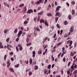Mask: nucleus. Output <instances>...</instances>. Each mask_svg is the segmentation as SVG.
Masks as SVG:
<instances>
[{"instance_id": "nucleus-16", "label": "nucleus", "mask_w": 77, "mask_h": 77, "mask_svg": "<svg viewBox=\"0 0 77 77\" xmlns=\"http://www.w3.org/2000/svg\"><path fill=\"white\" fill-rule=\"evenodd\" d=\"M45 25L47 26H48V23L47 22V20H45Z\"/></svg>"}, {"instance_id": "nucleus-55", "label": "nucleus", "mask_w": 77, "mask_h": 77, "mask_svg": "<svg viewBox=\"0 0 77 77\" xmlns=\"http://www.w3.org/2000/svg\"><path fill=\"white\" fill-rule=\"evenodd\" d=\"M65 60H66L65 58H63V62H65Z\"/></svg>"}, {"instance_id": "nucleus-64", "label": "nucleus", "mask_w": 77, "mask_h": 77, "mask_svg": "<svg viewBox=\"0 0 77 77\" xmlns=\"http://www.w3.org/2000/svg\"><path fill=\"white\" fill-rule=\"evenodd\" d=\"M56 77H60V75H58L56 76Z\"/></svg>"}, {"instance_id": "nucleus-9", "label": "nucleus", "mask_w": 77, "mask_h": 77, "mask_svg": "<svg viewBox=\"0 0 77 77\" xmlns=\"http://www.w3.org/2000/svg\"><path fill=\"white\" fill-rule=\"evenodd\" d=\"M72 15H74L75 14V11L73 9L72 11Z\"/></svg>"}, {"instance_id": "nucleus-45", "label": "nucleus", "mask_w": 77, "mask_h": 77, "mask_svg": "<svg viewBox=\"0 0 77 77\" xmlns=\"http://www.w3.org/2000/svg\"><path fill=\"white\" fill-rule=\"evenodd\" d=\"M10 55H11H11H13V54H14V52H10Z\"/></svg>"}, {"instance_id": "nucleus-52", "label": "nucleus", "mask_w": 77, "mask_h": 77, "mask_svg": "<svg viewBox=\"0 0 77 77\" xmlns=\"http://www.w3.org/2000/svg\"><path fill=\"white\" fill-rule=\"evenodd\" d=\"M74 69H70V71L71 72H72V71H73V70H74Z\"/></svg>"}, {"instance_id": "nucleus-60", "label": "nucleus", "mask_w": 77, "mask_h": 77, "mask_svg": "<svg viewBox=\"0 0 77 77\" xmlns=\"http://www.w3.org/2000/svg\"><path fill=\"white\" fill-rule=\"evenodd\" d=\"M3 48V45H2L0 46V48Z\"/></svg>"}, {"instance_id": "nucleus-44", "label": "nucleus", "mask_w": 77, "mask_h": 77, "mask_svg": "<svg viewBox=\"0 0 77 77\" xmlns=\"http://www.w3.org/2000/svg\"><path fill=\"white\" fill-rule=\"evenodd\" d=\"M19 41V38H17L16 39V42H18Z\"/></svg>"}, {"instance_id": "nucleus-21", "label": "nucleus", "mask_w": 77, "mask_h": 77, "mask_svg": "<svg viewBox=\"0 0 77 77\" xmlns=\"http://www.w3.org/2000/svg\"><path fill=\"white\" fill-rule=\"evenodd\" d=\"M59 14H60V13L59 14V12H57L56 13V15L55 16H58V15H59Z\"/></svg>"}, {"instance_id": "nucleus-19", "label": "nucleus", "mask_w": 77, "mask_h": 77, "mask_svg": "<svg viewBox=\"0 0 77 77\" xmlns=\"http://www.w3.org/2000/svg\"><path fill=\"white\" fill-rule=\"evenodd\" d=\"M39 1L40 3H43V2H44V0H39Z\"/></svg>"}, {"instance_id": "nucleus-37", "label": "nucleus", "mask_w": 77, "mask_h": 77, "mask_svg": "<svg viewBox=\"0 0 77 77\" xmlns=\"http://www.w3.org/2000/svg\"><path fill=\"white\" fill-rule=\"evenodd\" d=\"M47 1H48V0H45V2L44 3V5H45V4L47 3Z\"/></svg>"}, {"instance_id": "nucleus-13", "label": "nucleus", "mask_w": 77, "mask_h": 77, "mask_svg": "<svg viewBox=\"0 0 77 77\" xmlns=\"http://www.w3.org/2000/svg\"><path fill=\"white\" fill-rule=\"evenodd\" d=\"M33 61H32V59L31 58H30L29 60V63L30 65H32V62Z\"/></svg>"}, {"instance_id": "nucleus-6", "label": "nucleus", "mask_w": 77, "mask_h": 77, "mask_svg": "<svg viewBox=\"0 0 77 77\" xmlns=\"http://www.w3.org/2000/svg\"><path fill=\"white\" fill-rule=\"evenodd\" d=\"M73 29V26H72L70 28V29L69 30V31L70 32H72L74 31V30Z\"/></svg>"}, {"instance_id": "nucleus-59", "label": "nucleus", "mask_w": 77, "mask_h": 77, "mask_svg": "<svg viewBox=\"0 0 77 77\" xmlns=\"http://www.w3.org/2000/svg\"><path fill=\"white\" fill-rule=\"evenodd\" d=\"M54 64H53L52 65V68H54Z\"/></svg>"}, {"instance_id": "nucleus-35", "label": "nucleus", "mask_w": 77, "mask_h": 77, "mask_svg": "<svg viewBox=\"0 0 77 77\" xmlns=\"http://www.w3.org/2000/svg\"><path fill=\"white\" fill-rule=\"evenodd\" d=\"M62 42L59 43H58L57 44V45H60L61 44H62Z\"/></svg>"}, {"instance_id": "nucleus-53", "label": "nucleus", "mask_w": 77, "mask_h": 77, "mask_svg": "<svg viewBox=\"0 0 77 77\" xmlns=\"http://www.w3.org/2000/svg\"><path fill=\"white\" fill-rule=\"evenodd\" d=\"M7 48L9 50H11V49L9 47H7Z\"/></svg>"}, {"instance_id": "nucleus-20", "label": "nucleus", "mask_w": 77, "mask_h": 77, "mask_svg": "<svg viewBox=\"0 0 77 77\" xmlns=\"http://www.w3.org/2000/svg\"><path fill=\"white\" fill-rule=\"evenodd\" d=\"M6 57H7V55H5L4 56V60H6Z\"/></svg>"}, {"instance_id": "nucleus-23", "label": "nucleus", "mask_w": 77, "mask_h": 77, "mask_svg": "<svg viewBox=\"0 0 77 77\" xmlns=\"http://www.w3.org/2000/svg\"><path fill=\"white\" fill-rule=\"evenodd\" d=\"M24 6V4H20V5H19V6L21 7H22V6Z\"/></svg>"}, {"instance_id": "nucleus-50", "label": "nucleus", "mask_w": 77, "mask_h": 77, "mask_svg": "<svg viewBox=\"0 0 77 77\" xmlns=\"http://www.w3.org/2000/svg\"><path fill=\"white\" fill-rule=\"evenodd\" d=\"M23 50V47H21L20 48V50L21 51Z\"/></svg>"}, {"instance_id": "nucleus-46", "label": "nucleus", "mask_w": 77, "mask_h": 77, "mask_svg": "<svg viewBox=\"0 0 77 77\" xmlns=\"http://www.w3.org/2000/svg\"><path fill=\"white\" fill-rule=\"evenodd\" d=\"M47 72H48V71H47V70H45L44 71L45 74H46Z\"/></svg>"}, {"instance_id": "nucleus-56", "label": "nucleus", "mask_w": 77, "mask_h": 77, "mask_svg": "<svg viewBox=\"0 0 77 77\" xmlns=\"http://www.w3.org/2000/svg\"><path fill=\"white\" fill-rule=\"evenodd\" d=\"M66 5H67V6H69V4L68 2H66Z\"/></svg>"}, {"instance_id": "nucleus-57", "label": "nucleus", "mask_w": 77, "mask_h": 77, "mask_svg": "<svg viewBox=\"0 0 77 77\" xmlns=\"http://www.w3.org/2000/svg\"><path fill=\"white\" fill-rule=\"evenodd\" d=\"M60 35H61V34H62V33L63 32V30H60Z\"/></svg>"}, {"instance_id": "nucleus-38", "label": "nucleus", "mask_w": 77, "mask_h": 77, "mask_svg": "<svg viewBox=\"0 0 77 77\" xmlns=\"http://www.w3.org/2000/svg\"><path fill=\"white\" fill-rule=\"evenodd\" d=\"M36 30H37V31H38V32H40V29L38 27H37Z\"/></svg>"}, {"instance_id": "nucleus-4", "label": "nucleus", "mask_w": 77, "mask_h": 77, "mask_svg": "<svg viewBox=\"0 0 77 77\" xmlns=\"http://www.w3.org/2000/svg\"><path fill=\"white\" fill-rule=\"evenodd\" d=\"M31 12H33V10L32 9H29L27 11V14H30Z\"/></svg>"}, {"instance_id": "nucleus-36", "label": "nucleus", "mask_w": 77, "mask_h": 77, "mask_svg": "<svg viewBox=\"0 0 77 77\" xmlns=\"http://www.w3.org/2000/svg\"><path fill=\"white\" fill-rule=\"evenodd\" d=\"M29 38H27L26 39V42H29Z\"/></svg>"}, {"instance_id": "nucleus-40", "label": "nucleus", "mask_w": 77, "mask_h": 77, "mask_svg": "<svg viewBox=\"0 0 77 77\" xmlns=\"http://www.w3.org/2000/svg\"><path fill=\"white\" fill-rule=\"evenodd\" d=\"M19 64H17V65H15V67L16 68H17V67H18L19 66Z\"/></svg>"}, {"instance_id": "nucleus-2", "label": "nucleus", "mask_w": 77, "mask_h": 77, "mask_svg": "<svg viewBox=\"0 0 77 77\" xmlns=\"http://www.w3.org/2000/svg\"><path fill=\"white\" fill-rule=\"evenodd\" d=\"M61 6H58L56 8V9L55 10V11L56 12H57V11H58L59 10V9L60 8H61Z\"/></svg>"}, {"instance_id": "nucleus-3", "label": "nucleus", "mask_w": 77, "mask_h": 77, "mask_svg": "<svg viewBox=\"0 0 77 77\" xmlns=\"http://www.w3.org/2000/svg\"><path fill=\"white\" fill-rule=\"evenodd\" d=\"M67 44L69 43L70 44L69 45V46H71L72 45V41L69 40L67 42Z\"/></svg>"}, {"instance_id": "nucleus-61", "label": "nucleus", "mask_w": 77, "mask_h": 77, "mask_svg": "<svg viewBox=\"0 0 77 77\" xmlns=\"http://www.w3.org/2000/svg\"><path fill=\"white\" fill-rule=\"evenodd\" d=\"M60 37L58 38L57 40V41L58 42L59 41H60Z\"/></svg>"}, {"instance_id": "nucleus-47", "label": "nucleus", "mask_w": 77, "mask_h": 77, "mask_svg": "<svg viewBox=\"0 0 77 77\" xmlns=\"http://www.w3.org/2000/svg\"><path fill=\"white\" fill-rule=\"evenodd\" d=\"M11 61H14V59L13 57H11Z\"/></svg>"}, {"instance_id": "nucleus-18", "label": "nucleus", "mask_w": 77, "mask_h": 77, "mask_svg": "<svg viewBox=\"0 0 77 77\" xmlns=\"http://www.w3.org/2000/svg\"><path fill=\"white\" fill-rule=\"evenodd\" d=\"M71 15H69L68 16V18H69V20H71Z\"/></svg>"}, {"instance_id": "nucleus-58", "label": "nucleus", "mask_w": 77, "mask_h": 77, "mask_svg": "<svg viewBox=\"0 0 77 77\" xmlns=\"http://www.w3.org/2000/svg\"><path fill=\"white\" fill-rule=\"evenodd\" d=\"M7 64L8 65H10V63L9 61H8L7 62Z\"/></svg>"}, {"instance_id": "nucleus-49", "label": "nucleus", "mask_w": 77, "mask_h": 77, "mask_svg": "<svg viewBox=\"0 0 77 77\" xmlns=\"http://www.w3.org/2000/svg\"><path fill=\"white\" fill-rule=\"evenodd\" d=\"M39 18H40V16H38L37 19L38 21H39Z\"/></svg>"}, {"instance_id": "nucleus-28", "label": "nucleus", "mask_w": 77, "mask_h": 77, "mask_svg": "<svg viewBox=\"0 0 77 77\" xmlns=\"http://www.w3.org/2000/svg\"><path fill=\"white\" fill-rule=\"evenodd\" d=\"M48 69H50V68H51V64H49V65H48Z\"/></svg>"}, {"instance_id": "nucleus-22", "label": "nucleus", "mask_w": 77, "mask_h": 77, "mask_svg": "<svg viewBox=\"0 0 77 77\" xmlns=\"http://www.w3.org/2000/svg\"><path fill=\"white\" fill-rule=\"evenodd\" d=\"M59 19V17H57L56 18H55V23H57V20H58Z\"/></svg>"}, {"instance_id": "nucleus-39", "label": "nucleus", "mask_w": 77, "mask_h": 77, "mask_svg": "<svg viewBox=\"0 0 77 77\" xmlns=\"http://www.w3.org/2000/svg\"><path fill=\"white\" fill-rule=\"evenodd\" d=\"M33 74V73L32 72H31L29 73V75H31L32 74Z\"/></svg>"}, {"instance_id": "nucleus-10", "label": "nucleus", "mask_w": 77, "mask_h": 77, "mask_svg": "<svg viewBox=\"0 0 77 77\" xmlns=\"http://www.w3.org/2000/svg\"><path fill=\"white\" fill-rule=\"evenodd\" d=\"M47 16L48 17H51V16H52V15H51V13H49L47 14Z\"/></svg>"}, {"instance_id": "nucleus-1", "label": "nucleus", "mask_w": 77, "mask_h": 77, "mask_svg": "<svg viewBox=\"0 0 77 77\" xmlns=\"http://www.w3.org/2000/svg\"><path fill=\"white\" fill-rule=\"evenodd\" d=\"M22 33H23V31H19L17 34V37H18V38H20Z\"/></svg>"}, {"instance_id": "nucleus-32", "label": "nucleus", "mask_w": 77, "mask_h": 77, "mask_svg": "<svg viewBox=\"0 0 77 77\" xmlns=\"http://www.w3.org/2000/svg\"><path fill=\"white\" fill-rule=\"evenodd\" d=\"M70 68H71V69H74V66H73V65H72L71 66Z\"/></svg>"}, {"instance_id": "nucleus-54", "label": "nucleus", "mask_w": 77, "mask_h": 77, "mask_svg": "<svg viewBox=\"0 0 77 77\" xmlns=\"http://www.w3.org/2000/svg\"><path fill=\"white\" fill-rule=\"evenodd\" d=\"M74 68H77V65H75L74 66Z\"/></svg>"}, {"instance_id": "nucleus-5", "label": "nucleus", "mask_w": 77, "mask_h": 77, "mask_svg": "<svg viewBox=\"0 0 77 77\" xmlns=\"http://www.w3.org/2000/svg\"><path fill=\"white\" fill-rule=\"evenodd\" d=\"M43 13H44V11H42L40 13H39L38 15H42L43 14Z\"/></svg>"}, {"instance_id": "nucleus-42", "label": "nucleus", "mask_w": 77, "mask_h": 77, "mask_svg": "<svg viewBox=\"0 0 77 77\" xmlns=\"http://www.w3.org/2000/svg\"><path fill=\"white\" fill-rule=\"evenodd\" d=\"M41 7H38L37 8V10H38V11H39V10L41 9Z\"/></svg>"}, {"instance_id": "nucleus-8", "label": "nucleus", "mask_w": 77, "mask_h": 77, "mask_svg": "<svg viewBox=\"0 0 77 77\" xmlns=\"http://www.w3.org/2000/svg\"><path fill=\"white\" fill-rule=\"evenodd\" d=\"M40 23H45L44 20L43 19H41L40 20Z\"/></svg>"}, {"instance_id": "nucleus-63", "label": "nucleus", "mask_w": 77, "mask_h": 77, "mask_svg": "<svg viewBox=\"0 0 77 77\" xmlns=\"http://www.w3.org/2000/svg\"><path fill=\"white\" fill-rule=\"evenodd\" d=\"M70 35H71V32H69L68 33V36H70Z\"/></svg>"}, {"instance_id": "nucleus-14", "label": "nucleus", "mask_w": 77, "mask_h": 77, "mask_svg": "<svg viewBox=\"0 0 77 77\" xmlns=\"http://www.w3.org/2000/svg\"><path fill=\"white\" fill-rule=\"evenodd\" d=\"M18 31V29L17 28H16L14 30V32L15 33H17Z\"/></svg>"}, {"instance_id": "nucleus-27", "label": "nucleus", "mask_w": 77, "mask_h": 77, "mask_svg": "<svg viewBox=\"0 0 77 77\" xmlns=\"http://www.w3.org/2000/svg\"><path fill=\"white\" fill-rule=\"evenodd\" d=\"M74 53H73L72 52H71V54H70V56H73L74 55Z\"/></svg>"}, {"instance_id": "nucleus-43", "label": "nucleus", "mask_w": 77, "mask_h": 77, "mask_svg": "<svg viewBox=\"0 0 77 77\" xmlns=\"http://www.w3.org/2000/svg\"><path fill=\"white\" fill-rule=\"evenodd\" d=\"M56 34H54L53 37L54 38H56Z\"/></svg>"}, {"instance_id": "nucleus-29", "label": "nucleus", "mask_w": 77, "mask_h": 77, "mask_svg": "<svg viewBox=\"0 0 77 77\" xmlns=\"http://www.w3.org/2000/svg\"><path fill=\"white\" fill-rule=\"evenodd\" d=\"M68 24V23L67 21H66L64 22V25H67Z\"/></svg>"}, {"instance_id": "nucleus-26", "label": "nucleus", "mask_w": 77, "mask_h": 77, "mask_svg": "<svg viewBox=\"0 0 77 77\" xmlns=\"http://www.w3.org/2000/svg\"><path fill=\"white\" fill-rule=\"evenodd\" d=\"M57 27L58 28V29H60V26H59V25L58 24H57Z\"/></svg>"}, {"instance_id": "nucleus-31", "label": "nucleus", "mask_w": 77, "mask_h": 77, "mask_svg": "<svg viewBox=\"0 0 77 77\" xmlns=\"http://www.w3.org/2000/svg\"><path fill=\"white\" fill-rule=\"evenodd\" d=\"M16 49L17 50V52H18L19 49H18V47L17 46L16 47Z\"/></svg>"}, {"instance_id": "nucleus-30", "label": "nucleus", "mask_w": 77, "mask_h": 77, "mask_svg": "<svg viewBox=\"0 0 77 77\" xmlns=\"http://www.w3.org/2000/svg\"><path fill=\"white\" fill-rule=\"evenodd\" d=\"M71 3L72 5H75V2L74 1H72L71 2Z\"/></svg>"}, {"instance_id": "nucleus-62", "label": "nucleus", "mask_w": 77, "mask_h": 77, "mask_svg": "<svg viewBox=\"0 0 77 77\" xmlns=\"http://www.w3.org/2000/svg\"><path fill=\"white\" fill-rule=\"evenodd\" d=\"M20 11H21V9H17V11L18 12H20Z\"/></svg>"}, {"instance_id": "nucleus-7", "label": "nucleus", "mask_w": 77, "mask_h": 77, "mask_svg": "<svg viewBox=\"0 0 77 77\" xmlns=\"http://www.w3.org/2000/svg\"><path fill=\"white\" fill-rule=\"evenodd\" d=\"M32 57H35V54H36V52H35V51H32Z\"/></svg>"}, {"instance_id": "nucleus-25", "label": "nucleus", "mask_w": 77, "mask_h": 77, "mask_svg": "<svg viewBox=\"0 0 77 77\" xmlns=\"http://www.w3.org/2000/svg\"><path fill=\"white\" fill-rule=\"evenodd\" d=\"M24 11H27V7H26V6L24 7Z\"/></svg>"}, {"instance_id": "nucleus-48", "label": "nucleus", "mask_w": 77, "mask_h": 77, "mask_svg": "<svg viewBox=\"0 0 77 77\" xmlns=\"http://www.w3.org/2000/svg\"><path fill=\"white\" fill-rule=\"evenodd\" d=\"M67 72L68 74H70V71H68Z\"/></svg>"}, {"instance_id": "nucleus-51", "label": "nucleus", "mask_w": 77, "mask_h": 77, "mask_svg": "<svg viewBox=\"0 0 77 77\" xmlns=\"http://www.w3.org/2000/svg\"><path fill=\"white\" fill-rule=\"evenodd\" d=\"M70 64H71V62H69L68 63V66H69L70 65Z\"/></svg>"}, {"instance_id": "nucleus-41", "label": "nucleus", "mask_w": 77, "mask_h": 77, "mask_svg": "<svg viewBox=\"0 0 77 77\" xmlns=\"http://www.w3.org/2000/svg\"><path fill=\"white\" fill-rule=\"evenodd\" d=\"M9 39H10L9 38H7L6 40V42H8V41H9Z\"/></svg>"}, {"instance_id": "nucleus-17", "label": "nucleus", "mask_w": 77, "mask_h": 77, "mask_svg": "<svg viewBox=\"0 0 77 77\" xmlns=\"http://www.w3.org/2000/svg\"><path fill=\"white\" fill-rule=\"evenodd\" d=\"M38 53L39 54H42V50H41L40 51H38Z\"/></svg>"}, {"instance_id": "nucleus-11", "label": "nucleus", "mask_w": 77, "mask_h": 77, "mask_svg": "<svg viewBox=\"0 0 77 77\" xmlns=\"http://www.w3.org/2000/svg\"><path fill=\"white\" fill-rule=\"evenodd\" d=\"M38 66H35V70H37V69H38Z\"/></svg>"}, {"instance_id": "nucleus-15", "label": "nucleus", "mask_w": 77, "mask_h": 77, "mask_svg": "<svg viewBox=\"0 0 77 77\" xmlns=\"http://www.w3.org/2000/svg\"><path fill=\"white\" fill-rule=\"evenodd\" d=\"M8 32V29H5L4 30V33H7V32Z\"/></svg>"}, {"instance_id": "nucleus-33", "label": "nucleus", "mask_w": 77, "mask_h": 77, "mask_svg": "<svg viewBox=\"0 0 77 77\" xmlns=\"http://www.w3.org/2000/svg\"><path fill=\"white\" fill-rule=\"evenodd\" d=\"M77 70H75L73 73V74H77Z\"/></svg>"}, {"instance_id": "nucleus-12", "label": "nucleus", "mask_w": 77, "mask_h": 77, "mask_svg": "<svg viewBox=\"0 0 77 77\" xmlns=\"http://www.w3.org/2000/svg\"><path fill=\"white\" fill-rule=\"evenodd\" d=\"M10 71H11V72H14V69L12 68H10Z\"/></svg>"}, {"instance_id": "nucleus-24", "label": "nucleus", "mask_w": 77, "mask_h": 77, "mask_svg": "<svg viewBox=\"0 0 77 77\" xmlns=\"http://www.w3.org/2000/svg\"><path fill=\"white\" fill-rule=\"evenodd\" d=\"M28 23V22L27 21H25L24 22V24H27Z\"/></svg>"}, {"instance_id": "nucleus-34", "label": "nucleus", "mask_w": 77, "mask_h": 77, "mask_svg": "<svg viewBox=\"0 0 77 77\" xmlns=\"http://www.w3.org/2000/svg\"><path fill=\"white\" fill-rule=\"evenodd\" d=\"M34 36L36 37V36H37V33H35V32H34Z\"/></svg>"}]
</instances>
